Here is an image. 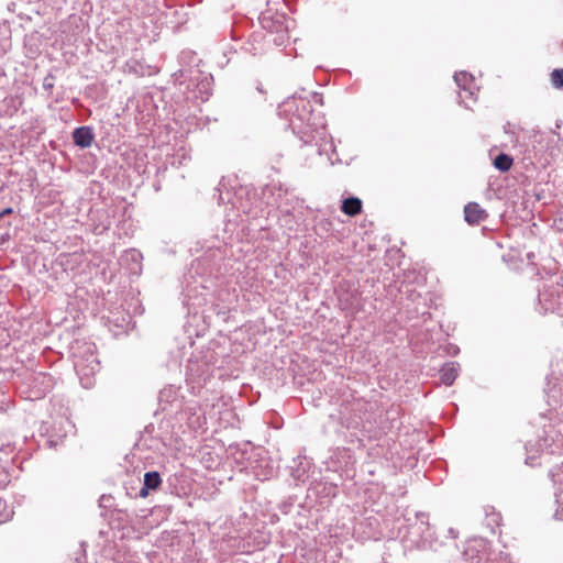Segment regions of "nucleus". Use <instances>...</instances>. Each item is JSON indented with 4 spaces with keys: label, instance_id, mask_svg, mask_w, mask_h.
<instances>
[{
    "label": "nucleus",
    "instance_id": "nucleus-1",
    "mask_svg": "<svg viewBox=\"0 0 563 563\" xmlns=\"http://www.w3.org/2000/svg\"><path fill=\"white\" fill-rule=\"evenodd\" d=\"M278 111L280 114L285 113L289 115V126L292 129L294 133L300 135V140L303 144H312L314 135L308 132V128L310 126L308 122L312 112L310 101L303 98L291 97L278 107Z\"/></svg>",
    "mask_w": 563,
    "mask_h": 563
},
{
    "label": "nucleus",
    "instance_id": "nucleus-2",
    "mask_svg": "<svg viewBox=\"0 0 563 563\" xmlns=\"http://www.w3.org/2000/svg\"><path fill=\"white\" fill-rule=\"evenodd\" d=\"M408 522L405 538L419 550L438 551L441 542L434 536L433 529L429 525V515L426 512H415L413 517L406 518Z\"/></svg>",
    "mask_w": 563,
    "mask_h": 563
},
{
    "label": "nucleus",
    "instance_id": "nucleus-3",
    "mask_svg": "<svg viewBox=\"0 0 563 563\" xmlns=\"http://www.w3.org/2000/svg\"><path fill=\"white\" fill-rule=\"evenodd\" d=\"M95 345L84 343L82 346L74 349V367L82 387L90 388L93 384L92 377L100 369V362L95 352Z\"/></svg>",
    "mask_w": 563,
    "mask_h": 563
},
{
    "label": "nucleus",
    "instance_id": "nucleus-4",
    "mask_svg": "<svg viewBox=\"0 0 563 563\" xmlns=\"http://www.w3.org/2000/svg\"><path fill=\"white\" fill-rule=\"evenodd\" d=\"M538 300L544 312L563 314V276L545 280L539 289Z\"/></svg>",
    "mask_w": 563,
    "mask_h": 563
},
{
    "label": "nucleus",
    "instance_id": "nucleus-5",
    "mask_svg": "<svg viewBox=\"0 0 563 563\" xmlns=\"http://www.w3.org/2000/svg\"><path fill=\"white\" fill-rule=\"evenodd\" d=\"M454 80L457 87L461 89L460 103H463L466 108H468L466 99H474L475 96L474 77L467 71H459L455 73Z\"/></svg>",
    "mask_w": 563,
    "mask_h": 563
},
{
    "label": "nucleus",
    "instance_id": "nucleus-6",
    "mask_svg": "<svg viewBox=\"0 0 563 563\" xmlns=\"http://www.w3.org/2000/svg\"><path fill=\"white\" fill-rule=\"evenodd\" d=\"M198 76L192 78L190 80V84H188V88L191 87V85L195 86L194 92L195 97L199 98L202 102L207 101L209 97L212 95V82L213 77L212 75H205L200 71H197Z\"/></svg>",
    "mask_w": 563,
    "mask_h": 563
},
{
    "label": "nucleus",
    "instance_id": "nucleus-7",
    "mask_svg": "<svg viewBox=\"0 0 563 563\" xmlns=\"http://www.w3.org/2000/svg\"><path fill=\"white\" fill-rule=\"evenodd\" d=\"M95 139L93 130L91 126H78L73 132L74 144L80 148L89 147Z\"/></svg>",
    "mask_w": 563,
    "mask_h": 563
},
{
    "label": "nucleus",
    "instance_id": "nucleus-8",
    "mask_svg": "<svg viewBox=\"0 0 563 563\" xmlns=\"http://www.w3.org/2000/svg\"><path fill=\"white\" fill-rule=\"evenodd\" d=\"M487 217L485 210L476 202H468L464 207V218L468 224H478Z\"/></svg>",
    "mask_w": 563,
    "mask_h": 563
},
{
    "label": "nucleus",
    "instance_id": "nucleus-9",
    "mask_svg": "<svg viewBox=\"0 0 563 563\" xmlns=\"http://www.w3.org/2000/svg\"><path fill=\"white\" fill-rule=\"evenodd\" d=\"M262 24H263V27L269 30V32H273L274 30L276 31L277 36L273 38V42L276 45L280 46L286 42L287 31L283 26L282 21L278 20V21L274 22L264 16L262 19Z\"/></svg>",
    "mask_w": 563,
    "mask_h": 563
},
{
    "label": "nucleus",
    "instance_id": "nucleus-10",
    "mask_svg": "<svg viewBox=\"0 0 563 563\" xmlns=\"http://www.w3.org/2000/svg\"><path fill=\"white\" fill-rule=\"evenodd\" d=\"M460 369V364L456 362H448L440 369V380L446 385L451 386L457 377Z\"/></svg>",
    "mask_w": 563,
    "mask_h": 563
},
{
    "label": "nucleus",
    "instance_id": "nucleus-11",
    "mask_svg": "<svg viewBox=\"0 0 563 563\" xmlns=\"http://www.w3.org/2000/svg\"><path fill=\"white\" fill-rule=\"evenodd\" d=\"M341 209L345 214L354 217L362 211V201L357 197H349L343 200Z\"/></svg>",
    "mask_w": 563,
    "mask_h": 563
},
{
    "label": "nucleus",
    "instance_id": "nucleus-12",
    "mask_svg": "<svg viewBox=\"0 0 563 563\" xmlns=\"http://www.w3.org/2000/svg\"><path fill=\"white\" fill-rule=\"evenodd\" d=\"M514 159L510 155L506 153H499L493 162V165L499 172H508L512 166Z\"/></svg>",
    "mask_w": 563,
    "mask_h": 563
},
{
    "label": "nucleus",
    "instance_id": "nucleus-13",
    "mask_svg": "<svg viewBox=\"0 0 563 563\" xmlns=\"http://www.w3.org/2000/svg\"><path fill=\"white\" fill-rule=\"evenodd\" d=\"M143 484L151 490H156L162 484V477L158 472L151 471L144 474Z\"/></svg>",
    "mask_w": 563,
    "mask_h": 563
},
{
    "label": "nucleus",
    "instance_id": "nucleus-14",
    "mask_svg": "<svg viewBox=\"0 0 563 563\" xmlns=\"http://www.w3.org/2000/svg\"><path fill=\"white\" fill-rule=\"evenodd\" d=\"M13 516V509L5 500L0 498V523L9 521Z\"/></svg>",
    "mask_w": 563,
    "mask_h": 563
},
{
    "label": "nucleus",
    "instance_id": "nucleus-15",
    "mask_svg": "<svg viewBox=\"0 0 563 563\" xmlns=\"http://www.w3.org/2000/svg\"><path fill=\"white\" fill-rule=\"evenodd\" d=\"M551 81L555 88L563 89V68H558L552 71Z\"/></svg>",
    "mask_w": 563,
    "mask_h": 563
},
{
    "label": "nucleus",
    "instance_id": "nucleus-16",
    "mask_svg": "<svg viewBox=\"0 0 563 563\" xmlns=\"http://www.w3.org/2000/svg\"><path fill=\"white\" fill-rule=\"evenodd\" d=\"M200 365L197 362L189 361V364L187 366V375H189L192 378H200L203 371H200Z\"/></svg>",
    "mask_w": 563,
    "mask_h": 563
},
{
    "label": "nucleus",
    "instance_id": "nucleus-17",
    "mask_svg": "<svg viewBox=\"0 0 563 563\" xmlns=\"http://www.w3.org/2000/svg\"><path fill=\"white\" fill-rule=\"evenodd\" d=\"M292 505L294 500L291 498H288L279 505V509L284 515H288L291 510Z\"/></svg>",
    "mask_w": 563,
    "mask_h": 563
},
{
    "label": "nucleus",
    "instance_id": "nucleus-18",
    "mask_svg": "<svg viewBox=\"0 0 563 563\" xmlns=\"http://www.w3.org/2000/svg\"><path fill=\"white\" fill-rule=\"evenodd\" d=\"M493 563H512L509 554L500 553L498 558L494 559Z\"/></svg>",
    "mask_w": 563,
    "mask_h": 563
},
{
    "label": "nucleus",
    "instance_id": "nucleus-19",
    "mask_svg": "<svg viewBox=\"0 0 563 563\" xmlns=\"http://www.w3.org/2000/svg\"><path fill=\"white\" fill-rule=\"evenodd\" d=\"M54 77L52 75H47L45 78H44V81H43V88L45 90H51L53 87H54Z\"/></svg>",
    "mask_w": 563,
    "mask_h": 563
},
{
    "label": "nucleus",
    "instance_id": "nucleus-20",
    "mask_svg": "<svg viewBox=\"0 0 563 563\" xmlns=\"http://www.w3.org/2000/svg\"><path fill=\"white\" fill-rule=\"evenodd\" d=\"M150 488H146V486L143 484L142 488L139 492V496L142 498H145L150 494Z\"/></svg>",
    "mask_w": 563,
    "mask_h": 563
},
{
    "label": "nucleus",
    "instance_id": "nucleus-21",
    "mask_svg": "<svg viewBox=\"0 0 563 563\" xmlns=\"http://www.w3.org/2000/svg\"><path fill=\"white\" fill-rule=\"evenodd\" d=\"M554 518L558 520H563V506L560 508L558 507L554 512Z\"/></svg>",
    "mask_w": 563,
    "mask_h": 563
},
{
    "label": "nucleus",
    "instance_id": "nucleus-22",
    "mask_svg": "<svg viewBox=\"0 0 563 563\" xmlns=\"http://www.w3.org/2000/svg\"><path fill=\"white\" fill-rule=\"evenodd\" d=\"M12 213H13V209L11 207H8L0 212V219H2L5 216L12 214Z\"/></svg>",
    "mask_w": 563,
    "mask_h": 563
},
{
    "label": "nucleus",
    "instance_id": "nucleus-23",
    "mask_svg": "<svg viewBox=\"0 0 563 563\" xmlns=\"http://www.w3.org/2000/svg\"><path fill=\"white\" fill-rule=\"evenodd\" d=\"M534 461H536V456H534V455H529V456L526 459V464L531 465V466H534V465H536Z\"/></svg>",
    "mask_w": 563,
    "mask_h": 563
},
{
    "label": "nucleus",
    "instance_id": "nucleus-24",
    "mask_svg": "<svg viewBox=\"0 0 563 563\" xmlns=\"http://www.w3.org/2000/svg\"><path fill=\"white\" fill-rule=\"evenodd\" d=\"M168 393H172V389H164L159 393V400H163Z\"/></svg>",
    "mask_w": 563,
    "mask_h": 563
},
{
    "label": "nucleus",
    "instance_id": "nucleus-25",
    "mask_svg": "<svg viewBox=\"0 0 563 563\" xmlns=\"http://www.w3.org/2000/svg\"><path fill=\"white\" fill-rule=\"evenodd\" d=\"M555 503L563 505V495L562 494H559V493L555 494Z\"/></svg>",
    "mask_w": 563,
    "mask_h": 563
},
{
    "label": "nucleus",
    "instance_id": "nucleus-26",
    "mask_svg": "<svg viewBox=\"0 0 563 563\" xmlns=\"http://www.w3.org/2000/svg\"><path fill=\"white\" fill-rule=\"evenodd\" d=\"M313 99H314L316 102H322L321 96H319L317 93L313 95Z\"/></svg>",
    "mask_w": 563,
    "mask_h": 563
},
{
    "label": "nucleus",
    "instance_id": "nucleus-27",
    "mask_svg": "<svg viewBox=\"0 0 563 563\" xmlns=\"http://www.w3.org/2000/svg\"><path fill=\"white\" fill-rule=\"evenodd\" d=\"M218 203L219 205L224 203V197L222 196V194H219V196H218Z\"/></svg>",
    "mask_w": 563,
    "mask_h": 563
},
{
    "label": "nucleus",
    "instance_id": "nucleus-28",
    "mask_svg": "<svg viewBox=\"0 0 563 563\" xmlns=\"http://www.w3.org/2000/svg\"><path fill=\"white\" fill-rule=\"evenodd\" d=\"M449 533L452 536V538H456V531L454 529H449Z\"/></svg>",
    "mask_w": 563,
    "mask_h": 563
},
{
    "label": "nucleus",
    "instance_id": "nucleus-29",
    "mask_svg": "<svg viewBox=\"0 0 563 563\" xmlns=\"http://www.w3.org/2000/svg\"><path fill=\"white\" fill-rule=\"evenodd\" d=\"M185 73H186L185 70H179V78L185 77ZM175 76H176V79H178V75L175 74Z\"/></svg>",
    "mask_w": 563,
    "mask_h": 563
},
{
    "label": "nucleus",
    "instance_id": "nucleus-30",
    "mask_svg": "<svg viewBox=\"0 0 563 563\" xmlns=\"http://www.w3.org/2000/svg\"><path fill=\"white\" fill-rule=\"evenodd\" d=\"M137 256H141L140 253H136L135 251L132 252V257L133 260H135Z\"/></svg>",
    "mask_w": 563,
    "mask_h": 563
},
{
    "label": "nucleus",
    "instance_id": "nucleus-31",
    "mask_svg": "<svg viewBox=\"0 0 563 563\" xmlns=\"http://www.w3.org/2000/svg\"><path fill=\"white\" fill-rule=\"evenodd\" d=\"M323 151H327V148L322 147V145H320L319 148H318L319 154H322Z\"/></svg>",
    "mask_w": 563,
    "mask_h": 563
},
{
    "label": "nucleus",
    "instance_id": "nucleus-32",
    "mask_svg": "<svg viewBox=\"0 0 563 563\" xmlns=\"http://www.w3.org/2000/svg\"><path fill=\"white\" fill-rule=\"evenodd\" d=\"M471 551H473V548L470 545V547L465 550V554H466V555H468Z\"/></svg>",
    "mask_w": 563,
    "mask_h": 563
}]
</instances>
